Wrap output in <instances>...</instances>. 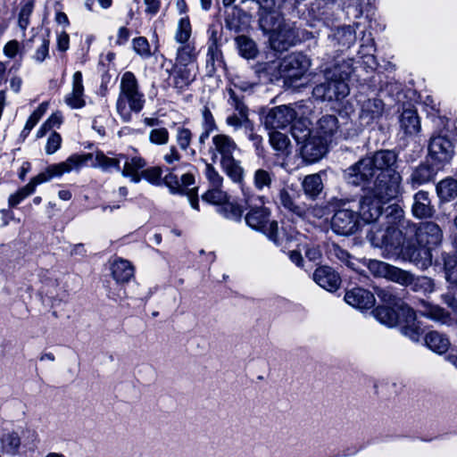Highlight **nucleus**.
Returning a JSON list of instances; mask_svg holds the SVG:
<instances>
[{"mask_svg":"<svg viewBox=\"0 0 457 457\" xmlns=\"http://www.w3.org/2000/svg\"><path fill=\"white\" fill-rule=\"evenodd\" d=\"M132 44L135 52L142 57H149L151 55L150 45L145 37H136L133 39Z\"/></svg>","mask_w":457,"mask_h":457,"instance_id":"nucleus-56","label":"nucleus"},{"mask_svg":"<svg viewBox=\"0 0 457 457\" xmlns=\"http://www.w3.org/2000/svg\"><path fill=\"white\" fill-rule=\"evenodd\" d=\"M196 52L194 43L179 44L174 65L195 66Z\"/></svg>","mask_w":457,"mask_h":457,"instance_id":"nucleus-34","label":"nucleus"},{"mask_svg":"<svg viewBox=\"0 0 457 457\" xmlns=\"http://www.w3.org/2000/svg\"><path fill=\"white\" fill-rule=\"evenodd\" d=\"M227 92L228 95V103L233 108L234 112L228 115L226 124L237 130L249 122V110L234 88L229 87Z\"/></svg>","mask_w":457,"mask_h":457,"instance_id":"nucleus-13","label":"nucleus"},{"mask_svg":"<svg viewBox=\"0 0 457 457\" xmlns=\"http://www.w3.org/2000/svg\"><path fill=\"white\" fill-rule=\"evenodd\" d=\"M222 53L219 46H208L206 69L209 73H213L217 66L222 64Z\"/></svg>","mask_w":457,"mask_h":457,"instance_id":"nucleus-42","label":"nucleus"},{"mask_svg":"<svg viewBox=\"0 0 457 457\" xmlns=\"http://www.w3.org/2000/svg\"><path fill=\"white\" fill-rule=\"evenodd\" d=\"M180 185H181V191L179 194H187L188 197V201L192 206V208L198 210L199 204H198V198H197V193L196 188H191L189 189L188 187L193 185L195 183V178L190 173H186L181 176L180 179Z\"/></svg>","mask_w":457,"mask_h":457,"instance_id":"nucleus-38","label":"nucleus"},{"mask_svg":"<svg viewBox=\"0 0 457 457\" xmlns=\"http://www.w3.org/2000/svg\"><path fill=\"white\" fill-rule=\"evenodd\" d=\"M91 154H72L65 162L50 165L44 172L32 178L28 183L32 186L33 191L41 183L48 181L54 177H60L64 173L79 170L89 158Z\"/></svg>","mask_w":457,"mask_h":457,"instance_id":"nucleus-8","label":"nucleus"},{"mask_svg":"<svg viewBox=\"0 0 457 457\" xmlns=\"http://www.w3.org/2000/svg\"><path fill=\"white\" fill-rule=\"evenodd\" d=\"M303 250H304L305 256L310 261L316 262L321 257V252L318 246L303 245Z\"/></svg>","mask_w":457,"mask_h":457,"instance_id":"nucleus-64","label":"nucleus"},{"mask_svg":"<svg viewBox=\"0 0 457 457\" xmlns=\"http://www.w3.org/2000/svg\"><path fill=\"white\" fill-rule=\"evenodd\" d=\"M428 154L435 164L443 167L453 159L454 149L452 142L447 137L437 136L431 137L428 145Z\"/></svg>","mask_w":457,"mask_h":457,"instance_id":"nucleus-14","label":"nucleus"},{"mask_svg":"<svg viewBox=\"0 0 457 457\" xmlns=\"http://www.w3.org/2000/svg\"><path fill=\"white\" fill-rule=\"evenodd\" d=\"M203 199L210 204L220 206L228 200V196L221 187H210L207 192L203 195Z\"/></svg>","mask_w":457,"mask_h":457,"instance_id":"nucleus-47","label":"nucleus"},{"mask_svg":"<svg viewBox=\"0 0 457 457\" xmlns=\"http://www.w3.org/2000/svg\"><path fill=\"white\" fill-rule=\"evenodd\" d=\"M202 127L203 132L199 137V142L204 144L211 133L218 129L215 119L207 106H204L202 111Z\"/></svg>","mask_w":457,"mask_h":457,"instance_id":"nucleus-37","label":"nucleus"},{"mask_svg":"<svg viewBox=\"0 0 457 457\" xmlns=\"http://www.w3.org/2000/svg\"><path fill=\"white\" fill-rule=\"evenodd\" d=\"M371 162L372 161L366 156L345 170L344 179L345 181L355 187L370 185L376 177Z\"/></svg>","mask_w":457,"mask_h":457,"instance_id":"nucleus-10","label":"nucleus"},{"mask_svg":"<svg viewBox=\"0 0 457 457\" xmlns=\"http://www.w3.org/2000/svg\"><path fill=\"white\" fill-rule=\"evenodd\" d=\"M420 313L435 321L441 323H447L449 321V315L445 312L443 308L437 305H432L429 303H423V309L419 311Z\"/></svg>","mask_w":457,"mask_h":457,"instance_id":"nucleus-40","label":"nucleus"},{"mask_svg":"<svg viewBox=\"0 0 457 457\" xmlns=\"http://www.w3.org/2000/svg\"><path fill=\"white\" fill-rule=\"evenodd\" d=\"M411 212L418 219L430 218L434 215L435 209L427 191L420 190L414 195Z\"/></svg>","mask_w":457,"mask_h":457,"instance_id":"nucleus-25","label":"nucleus"},{"mask_svg":"<svg viewBox=\"0 0 457 457\" xmlns=\"http://www.w3.org/2000/svg\"><path fill=\"white\" fill-rule=\"evenodd\" d=\"M361 104L360 119L365 123L370 124L382 116L384 112V103L378 98H368L359 100Z\"/></svg>","mask_w":457,"mask_h":457,"instance_id":"nucleus-23","label":"nucleus"},{"mask_svg":"<svg viewBox=\"0 0 457 457\" xmlns=\"http://www.w3.org/2000/svg\"><path fill=\"white\" fill-rule=\"evenodd\" d=\"M372 313L378 322L388 328L400 326L402 329L405 323V317L403 316L401 311L395 306H378L372 312Z\"/></svg>","mask_w":457,"mask_h":457,"instance_id":"nucleus-21","label":"nucleus"},{"mask_svg":"<svg viewBox=\"0 0 457 457\" xmlns=\"http://www.w3.org/2000/svg\"><path fill=\"white\" fill-rule=\"evenodd\" d=\"M20 48L17 40H10L4 46V54L9 58H13L18 54Z\"/></svg>","mask_w":457,"mask_h":457,"instance_id":"nucleus-62","label":"nucleus"},{"mask_svg":"<svg viewBox=\"0 0 457 457\" xmlns=\"http://www.w3.org/2000/svg\"><path fill=\"white\" fill-rule=\"evenodd\" d=\"M441 167L435 168L428 163H421L416 167L411 175L412 187H418L434 180Z\"/></svg>","mask_w":457,"mask_h":457,"instance_id":"nucleus-29","label":"nucleus"},{"mask_svg":"<svg viewBox=\"0 0 457 457\" xmlns=\"http://www.w3.org/2000/svg\"><path fill=\"white\" fill-rule=\"evenodd\" d=\"M325 81L317 85L312 95L322 101H334L345 98L349 94L345 77L338 67L327 69L324 72Z\"/></svg>","mask_w":457,"mask_h":457,"instance_id":"nucleus-6","label":"nucleus"},{"mask_svg":"<svg viewBox=\"0 0 457 457\" xmlns=\"http://www.w3.org/2000/svg\"><path fill=\"white\" fill-rule=\"evenodd\" d=\"M162 181L170 188L171 193L175 194L181 191L180 181L175 174L170 172L165 175Z\"/></svg>","mask_w":457,"mask_h":457,"instance_id":"nucleus-60","label":"nucleus"},{"mask_svg":"<svg viewBox=\"0 0 457 457\" xmlns=\"http://www.w3.org/2000/svg\"><path fill=\"white\" fill-rule=\"evenodd\" d=\"M0 450L2 453L10 456H16L20 453L21 438L17 431L9 430L0 436Z\"/></svg>","mask_w":457,"mask_h":457,"instance_id":"nucleus-28","label":"nucleus"},{"mask_svg":"<svg viewBox=\"0 0 457 457\" xmlns=\"http://www.w3.org/2000/svg\"><path fill=\"white\" fill-rule=\"evenodd\" d=\"M445 270L447 281L457 287V256L445 258Z\"/></svg>","mask_w":457,"mask_h":457,"instance_id":"nucleus-49","label":"nucleus"},{"mask_svg":"<svg viewBox=\"0 0 457 457\" xmlns=\"http://www.w3.org/2000/svg\"><path fill=\"white\" fill-rule=\"evenodd\" d=\"M401 184L402 177L400 173H392L386 176L377 175L372 181V186L369 187L368 190L386 204L402 194Z\"/></svg>","mask_w":457,"mask_h":457,"instance_id":"nucleus-9","label":"nucleus"},{"mask_svg":"<svg viewBox=\"0 0 457 457\" xmlns=\"http://www.w3.org/2000/svg\"><path fill=\"white\" fill-rule=\"evenodd\" d=\"M279 204L287 211L298 215L302 216L303 214V210L302 207L296 205L290 194L286 189H281L278 195Z\"/></svg>","mask_w":457,"mask_h":457,"instance_id":"nucleus-48","label":"nucleus"},{"mask_svg":"<svg viewBox=\"0 0 457 457\" xmlns=\"http://www.w3.org/2000/svg\"><path fill=\"white\" fill-rule=\"evenodd\" d=\"M360 227L361 221L358 213L347 208H339L331 219L332 230L340 236L355 234Z\"/></svg>","mask_w":457,"mask_h":457,"instance_id":"nucleus-11","label":"nucleus"},{"mask_svg":"<svg viewBox=\"0 0 457 457\" xmlns=\"http://www.w3.org/2000/svg\"><path fill=\"white\" fill-rule=\"evenodd\" d=\"M345 301L356 309L365 310L373 307L375 297L369 290L354 287L345 293Z\"/></svg>","mask_w":457,"mask_h":457,"instance_id":"nucleus-20","label":"nucleus"},{"mask_svg":"<svg viewBox=\"0 0 457 457\" xmlns=\"http://www.w3.org/2000/svg\"><path fill=\"white\" fill-rule=\"evenodd\" d=\"M270 142L275 150L281 152L282 154L288 153L287 149L290 141L287 135L278 131H273L270 134Z\"/></svg>","mask_w":457,"mask_h":457,"instance_id":"nucleus-46","label":"nucleus"},{"mask_svg":"<svg viewBox=\"0 0 457 457\" xmlns=\"http://www.w3.org/2000/svg\"><path fill=\"white\" fill-rule=\"evenodd\" d=\"M32 186L28 184L20 188L16 193L11 195L8 198V204L10 207H14L19 204L23 199L33 194Z\"/></svg>","mask_w":457,"mask_h":457,"instance_id":"nucleus-55","label":"nucleus"},{"mask_svg":"<svg viewBox=\"0 0 457 457\" xmlns=\"http://www.w3.org/2000/svg\"><path fill=\"white\" fill-rule=\"evenodd\" d=\"M162 169L160 166H154L141 171L142 179H145L153 185L162 184Z\"/></svg>","mask_w":457,"mask_h":457,"instance_id":"nucleus-52","label":"nucleus"},{"mask_svg":"<svg viewBox=\"0 0 457 457\" xmlns=\"http://www.w3.org/2000/svg\"><path fill=\"white\" fill-rule=\"evenodd\" d=\"M274 177V173L270 170L257 169L253 172V182L257 190L263 191L271 187Z\"/></svg>","mask_w":457,"mask_h":457,"instance_id":"nucleus-39","label":"nucleus"},{"mask_svg":"<svg viewBox=\"0 0 457 457\" xmlns=\"http://www.w3.org/2000/svg\"><path fill=\"white\" fill-rule=\"evenodd\" d=\"M386 278L401 285H409L413 280L412 276L409 272L394 266H391Z\"/></svg>","mask_w":457,"mask_h":457,"instance_id":"nucleus-50","label":"nucleus"},{"mask_svg":"<svg viewBox=\"0 0 457 457\" xmlns=\"http://www.w3.org/2000/svg\"><path fill=\"white\" fill-rule=\"evenodd\" d=\"M149 140L154 145H165L169 141V132L165 128L154 129L149 133Z\"/></svg>","mask_w":457,"mask_h":457,"instance_id":"nucleus-57","label":"nucleus"},{"mask_svg":"<svg viewBox=\"0 0 457 457\" xmlns=\"http://www.w3.org/2000/svg\"><path fill=\"white\" fill-rule=\"evenodd\" d=\"M217 211L225 218L233 220H240L243 214V210L240 205L228 202V200L220 205Z\"/></svg>","mask_w":457,"mask_h":457,"instance_id":"nucleus-44","label":"nucleus"},{"mask_svg":"<svg viewBox=\"0 0 457 457\" xmlns=\"http://www.w3.org/2000/svg\"><path fill=\"white\" fill-rule=\"evenodd\" d=\"M111 270L113 278L119 283L129 282L134 276V268L127 260H115Z\"/></svg>","mask_w":457,"mask_h":457,"instance_id":"nucleus-32","label":"nucleus"},{"mask_svg":"<svg viewBox=\"0 0 457 457\" xmlns=\"http://www.w3.org/2000/svg\"><path fill=\"white\" fill-rule=\"evenodd\" d=\"M238 150L237 144L230 136L220 133L212 137L208 152L213 162L219 160L220 168L233 182L242 185L245 169L234 156Z\"/></svg>","mask_w":457,"mask_h":457,"instance_id":"nucleus-2","label":"nucleus"},{"mask_svg":"<svg viewBox=\"0 0 457 457\" xmlns=\"http://www.w3.org/2000/svg\"><path fill=\"white\" fill-rule=\"evenodd\" d=\"M204 174L210 187H222L223 177L212 163H206Z\"/></svg>","mask_w":457,"mask_h":457,"instance_id":"nucleus-51","label":"nucleus"},{"mask_svg":"<svg viewBox=\"0 0 457 457\" xmlns=\"http://www.w3.org/2000/svg\"><path fill=\"white\" fill-rule=\"evenodd\" d=\"M377 294L382 302L386 304L393 305L401 311L402 315L405 317V323L402 328V334L409 337L411 341L418 342L423 334V330L421 329L419 322L416 321L414 311L408 305L404 304L401 299L397 298L388 289H378Z\"/></svg>","mask_w":457,"mask_h":457,"instance_id":"nucleus-7","label":"nucleus"},{"mask_svg":"<svg viewBox=\"0 0 457 457\" xmlns=\"http://www.w3.org/2000/svg\"><path fill=\"white\" fill-rule=\"evenodd\" d=\"M425 342L427 346L437 353H445L450 347L449 339L436 331L429 332L426 335Z\"/></svg>","mask_w":457,"mask_h":457,"instance_id":"nucleus-35","label":"nucleus"},{"mask_svg":"<svg viewBox=\"0 0 457 457\" xmlns=\"http://www.w3.org/2000/svg\"><path fill=\"white\" fill-rule=\"evenodd\" d=\"M123 169H120L123 177H129L133 183H138L142 179L139 170L146 166L145 161L140 156H133L131 158L126 157L123 159Z\"/></svg>","mask_w":457,"mask_h":457,"instance_id":"nucleus-27","label":"nucleus"},{"mask_svg":"<svg viewBox=\"0 0 457 457\" xmlns=\"http://www.w3.org/2000/svg\"><path fill=\"white\" fill-rule=\"evenodd\" d=\"M57 49L62 52H65L70 46V37L63 30L57 34Z\"/></svg>","mask_w":457,"mask_h":457,"instance_id":"nucleus-63","label":"nucleus"},{"mask_svg":"<svg viewBox=\"0 0 457 457\" xmlns=\"http://www.w3.org/2000/svg\"><path fill=\"white\" fill-rule=\"evenodd\" d=\"M145 104L144 93L135 74L125 71L120 77L119 94L116 100V112L124 122H129L132 113L140 112Z\"/></svg>","mask_w":457,"mask_h":457,"instance_id":"nucleus-5","label":"nucleus"},{"mask_svg":"<svg viewBox=\"0 0 457 457\" xmlns=\"http://www.w3.org/2000/svg\"><path fill=\"white\" fill-rule=\"evenodd\" d=\"M236 43L239 54L245 59H253L257 54L255 43L245 36H238L236 37Z\"/></svg>","mask_w":457,"mask_h":457,"instance_id":"nucleus-41","label":"nucleus"},{"mask_svg":"<svg viewBox=\"0 0 457 457\" xmlns=\"http://www.w3.org/2000/svg\"><path fill=\"white\" fill-rule=\"evenodd\" d=\"M329 143L319 137V136L309 137L306 141L301 144V154L308 162H314L326 154Z\"/></svg>","mask_w":457,"mask_h":457,"instance_id":"nucleus-18","label":"nucleus"},{"mask_svg":"<svg viewBox=\"0 0 457 457\" xmlns=\"http://www.w3.org/2000/svg\"><path fill=\"white\" fill-rule=\"evenodd\" d=\"M262 8L269 14L262 20V26L270 30V43L275 51L282 52L295 46L298 41V33L294 22L286 21L279 13L275 12V3L262 4Z\"/></svg>","mask_w":457,"mask_h":457,"instance_id":"nucleus-4","label":"nucleus"},{"mask_svg":"<svg viewBox=\"0 0 457 457\" xmlns=\"http://www.w3.org/2000/svg\"><path fill=\"white\" fill-rule=\"evenodd\" d=\"M316 134L319 137L331 144L340 137L338 120L335 115H323L316 124Z\"/></svg>","mask_w":457,"mask_h":457,"instance_id":"nucleus-19","label":"nucleus"},{"mask_svg":"<svg viewBox=\"0 0 457 457\" xmlns=\"http://www.w3.org/2000/svg\"><path fill=\"white\" fill-rule=\"evenodd\" d=\"M389 209L395 219L398 220L399 228L388 226L385 230L372 228L367 238L375 247L401 248L417 266L427 269L432 264V251L442 242V229L432 221L417 225L404 220L403 210L397 205H392Z\"/></svg>","mask_w":457,"mask_h":457,"instance_id":"nucleus-1","label":"nucleus"},{"mask_svg":"<svg viewBox=\"0 0 457 457\" xmlns=\"http://www.w3.org/2000/svg\"><path fill=\"white\" fill-rule=\"evenodd\" d=\"M291 133L296 142L301 145L311 136L310 129L302 122H295L291 128Z\"/></svg>","mask_w":457,"mask_h":457,"instance_id":"nucleus-53","label":"nucleus"},{"mask_svg":"<svg viewBox=\"0 0 457 457\" xmlns=\"http://www.w3.org/2000/svg\"><path fill=\"white\" fill-rule=\"evenodd\" d=\"M313 279L320 287L329 292L337 290L341 283L339 275L328 266L317 268L313 273Z\"/></svg>","mask_w":457,"mask_h":457,"instance_id":"nucleus-22","label":"nucleus"},{"mask_svg":"<svg viewBox=\"0 0 457 457\" xmlns=\"http://www.w3.org/2000/svg\"><path fill=\"white\" fill-rule=\"evenodd\" d=\"M49 46H50V40L49 38L46 37H41V44L37 48L35 54L33 55V58L37 62H44L49 54Z\"/></svg>","mask_w":457,"mask_h":457,"instance_id":"nucleus-58","label":"nucleus"},{"mask_svg":"<svg viewBox=\"0 0 457 457\" xmlns=\"http://www.w3.org/2000/svg\"><path fill=\"white\" fill-rule=\"evenodd\" d=\"M371 162L375 175H390L398 173L395 169L397 155L395 152L382 150L376 152L373 155L368 156Z\"/></svg>","mask_w":457,"mask_h":457,"instance_id":"nucleus-17","label":"nucleus"},{"mask_svg":"<svg viewBox=\"0 0 457 457\" xmlns=\"http://www.w3.org/2000/svg\"><path fill=\"white\" fill-rule=\"evenodd\" d=\"M302 187L307 197L316 199L323 190V182L320 175L317 173L307 175L302 182Z\"/></svg>","mask_w":457,"mask_h":457,"instance_id":"nucleus-33","label":"nucleus"},{"mask_svg":"<svg viewBox=\"0 0 457 457\" xmlns=\"http://www.w3.org/2000/svg\"><path fill=\"white\" fill-rule=\"evenodd\" d=\"M436 188L443 202H450L457 196V180L451 177L438 182Z\"/></svg>","mask_w":457,"mask_h":457,"instance_id":"nucleus-36","label":"nucleus"},{"mask_svg":"<svg viewBox=\"0 0 457 457\" xmlns=\"http://www.w3.org/2000/svg\"><path fill=\"white\" fill-rule=\"evenodd\" d=\"M241 190L242 200L249 209L245 217L246 224L253 229L262 232L270 240L278 245V223L275 220H270V212L264 206V197L256 195L251 187H244L243 184Z\"/></svg>","mask_w":457,"mask_h":457,"instance_id":"nucleus-3","label":"nucleus"},{"mask_svg":"<svg viewBox=\"0 0 457 457\" xmlns=\"http://www.w3.org/2000/svg\"><path fill=\"white\" fill-rule=\"evenodd\" d=\"M123 159H125V155L122 154L108 156L102 152H97L95 166L105 172L120 171V162Z\"/></svg>","mask_w":457,"mask_h":457,"instance_id":"nucleus-31","label":"nucleus"},{"mask_svg":"<svg viewBox=\"0 0 457 457\" xmlns=\"http://www.w3.org/2000/svg\"><path fill=\"white\" fill-rule=\"evenodd\" d=\"M311 66L310 59L302 53H292L280 62L279 72L288 79H301Z\"/></svg>","mask_w":457,"mask_h":457,"instance_id":"nucleus-12","label":"nucleus"},{"mask_svg":"<svg viewBox=\"0 0 457 457\" xmlns=\"http://www.w3.org/2000/svg\"><path fill=\"white\" fill-rule=\"evenodd\" d=\"M191 37V24L187 17L181 18L179 21L178 28L175 33V40L179 44L191 43L189 38Z\"/></svg>","mask_w":457,"mask_h":457,"instance_id":"nucleus-43","label":"nucleus"},{"mask_svg":"<svg viewBox=\"0 0 457 457\" xmlns=\"http://www.w3.org/2000/svg\"><path fill=\"white\" fill-rule=\"evenodd\" d=\"M370 271L377 277L387 278L391 265L378 260H370L368 262Z\"/></svg>","mask_w":457,"mask_h":457,"instance_id":"nucleus-54","label":"nucleus"},{"mask_svg":"<svg viewBox=\"0 0 457 457\" xmlns=\"http://www.w3.org/2000/svg\"><path fill=\"white\" fill-rule=\"evenodd\" d=\"M177 143L183 150L188 148L192 140V133L190 129L186 128H179L176 136Z\"/></svg>","mask_w":457,"mask_h":457,"instance_id":"nucleus-59","label":"nucleus"},{"mask_svg":"<svg viewBox=\"0 0 457 457\" xmlns=\"http://www.w3.org/2000/svg\"><path fill=\"white\" fill-rule=\"evenodd\" d=\"M64 102L72 109H79L85 106L84 86L82 80V73L76 71L72 76L71 92L66 95Z\"/></svg>","mask_w":457,"mask_h":457,"instance_id":"nucleus-24","label":"nucleus"},{"mask_svg":"<svg viewBox=\"0 0 457 457\" xmlns=\"http://www.w3.org/2000/svg\"><path fill=\"white\" fill-rule=\"evenodd\" d=\"M173 85L176 88L185 90L195 79V66L173 65Z\"/></svg>","mask_w":457,"mask_h":457,"instance_id":"nucleus-26","label":"nucleus"},{"mask_svg":"<svg viewBox=\"0 0 457 457\" xmlns=\"http://www.w3.org/2000/svg\"><path fill=\"white\" fill-rule=\"evenodd\" d=\"M296 117L295 111L287 105L272 108L265 116L264 124L272 129H284L290 125Z\"/></svg>","mask_w":457,"mask_h":457,"instance_id":"nucleus-16","label":"nucleus"},{"mask_svg":"<svg viewBox=\"0 0 457 457\" xmlns=\"http://www.w3.org/2000/svg\"><path fill=\"white\" fill-rule=\"evenodd\" d=\"M34 9V1L33 0H25L21 5L19 18H18V26L23 32V36L25 35V30L29 25V18Z\"/></svg>","mask_w":457,"mask_h":457,"instance_id":"nucleus-45","label":"nucleus"},{"mask_svg":"<svg viewBox=\"0 0 457 457\" xmlns=\"http://www.w3.org/2000/svg\"><path fill=\"white\" fill-rule=\"evenodd\" d=\"M384 204L386 203L368 190L359 202V218L366 223L377 221L382 215Z\"/></svg>","mask_w":457,"mask_h":457,"instance_id":"nucleus-15","label":"nucleus"},{"mask_svg":"<svg viewBox=\"0 0 457 457\" xmlns=\"http://www.w3.org/2000/svg\"><path fill=\"white\" fill-rule=\"evenodd\" d=\"M400 128L404 134L416 135L420 130V121L417 112L413 109H405L400 116Z\"/></svg>","mask_w":457,"mask_h":457,"instance_id":"nucleus-30","label":"nucleus"},{"mask_svg":"<svg viewBox=\"0 0 457 457\" xmlns=\"http://www.w3.org/2000/svg\"><path fill=\"white\" fill-rule=\"evenodd\" d=\"M62 138L61 136L56 133L53 132L50 137H48L46 145V152L47 154H52L55 153L60 145H61Z\"/></svg>","mask_w":457,"mask_h":457,"instance_id":"nucleus-61","label":"nucleus"}]
</instances>
